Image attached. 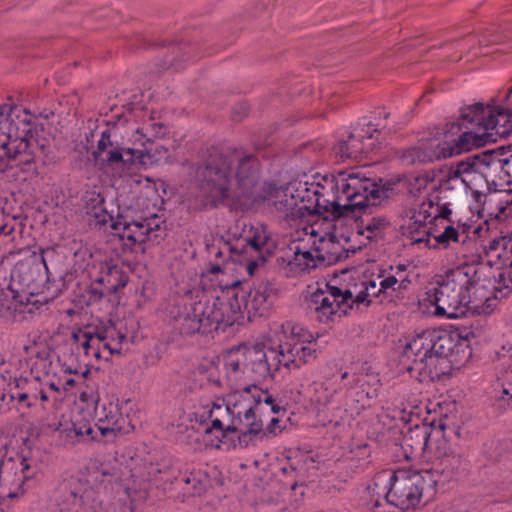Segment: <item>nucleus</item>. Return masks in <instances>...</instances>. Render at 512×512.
I'll return each mask as SVG.
<instances>
[{"instance_id":"nucleus-32","label":"nucleus","mask_w":512,"mask_h":512,"mask_svg":"<svg viewBox=\"0 0 512 512\" xmlns=\"http://www.w3.org/2000/svg\"><path fill=\"white\" fill-rule=\"evenodd\" d=\"M380 189H384L386 191V196L381 198L378 203L375 205H369L365 208H354V209H344L345 211H351V212H363V216H361V222L360 226L362 228V234L367 232V238L371 239L373 237H376L379 233H381L389 224V221L387 218L383 215H376L371 216L373 213V209L377 208L381 202L388 198L389 196V189L385 188L384 186L378 185L375 181H373Z\"/></svg>"},{"instance_id":"nucleus-1","label":"nucleus","mask_w":512,"mask_h":512,"mask_svg":"<svg viewBox=\"0 0 512 512\" xmlns=\"http://www.w3.org/2000/svg\"><path fill=\"white\" fill-rule=\"evenodd\" d=\"M239 279L223 283L220 280L221 295L212 300L185 304L177 313L172 312L182 334H208L225 331L227 327L240 323L244 313L249 320L266 316L275 298L274 288L268 282L254 285L249 292L239 291Z\"/></svg>"},{"instance_id":"nucleus-53","label":"nucleus","mask_w":512,"mask_h":512,"mask_svg":"<svg viewBox=\"0 0 512 512\" xmlns=\"http://www.w3.org/2000/svg\"><path fill=\"white\" fill-rule=\"evenodd\" d=\"M88 293L91 295V299L98 300L101 299L105 294H110L111 292L106 291L104 286H100L93 282L92 286L88 290Z\"/></svg>"},{"instance_id":"nucleus-45","label":"nucleus","mask_w":512,"mask_h":512,"mask_svg":"<svg viewBox=\"0 0 512 512\" xmlns=\"http://www.w3.org/2000/svg\"><path fill=\"white\" fill-rule=\"evenodd\" d=\"M231 258L234 262H238L240 264L245 265V269L249 276L254 274L256 267L258 266V261H265V255L258 254L255 256L252 253H230Z\"/></svg>"},{"instance_id":"nucleus-27","label":"nucleus","mask_w":512,"mask_h":512,"mask_svg":"<svg viewBox=\"0 0 512 512\" xmlns=\"http://www.w3.org/2000/svg\"><path fill=\"white\" fill-rule=\"evenodd\" d=\"M277 246L276 240L272 237L264 224L251 226L247 238L237 240L233 245H228L230 253H252L257 256L271 254Z\"/></svg>"},{"instance_id":"nucleus-52","label":"nucleus","mask_w":512,"mask_h":512,"mask_svg":"<svg viewBox=\"0 0 512 512\" xmlns=\"http://www.w3.org/2000/svg\"><path fill=\"white\" fill-rule=\"evenodd\" d=\"M79 400L81 402H84V403H96L97 400H98V396L97 394L93 391V389H85V390H82L80 393H79Z\"/></svg>"},{"instance_id":"nucleus-58","label":"nucleus","mask_w":512,"mask_h":512,"mask_svg":"<svg viewBox=\"0 0 512 512\" xmlns=\"http://www.w3.org/2000/svg\"><path fill=\"white\" fill-rule=\"evenodd\" d=\"M209 271H210L211 274L222 273V269H221L220 265H212Z\"/></svg>"},{"instance_id":"nucleus-19","label":"nucleus","mask_w":512,"mask_h":512,"mask_svg":"<svg viewBox=\"0 0 512 512\" xmlns=\"http://www.w3.org/2000/svg\"><path fill=\"white\" fill-rule=\"evenodd\" d=\"M426 294L427 301L435 306L434 314L447 319L466 317L469 313L488 314L492 311V303L495 302V298L485 297L481 305L469 304L440 282Z\"/></svg>"},{"instance_id":"nucleus-7","label":"nucleus","mask_w":512,"mask_h":512,"mask_svg":"<svg viewBox=\"0 0 512 512\" xmlns=\"http://www.w3.org/2000/svg\"><path fill=\"white\" fill-rule=\"evenodd\" d=\"M326 230L317 223L304 228V236L291 247L293 256L283 266L287 277H297L320 265H333L345 256L342 244L331 231L332 222L325 221Z\"/></svg>"},{"instance_id":"nucleus-16","label":"nucleus","mask_w":512,"mask_h":512,"mask_svg":"<svg viewBox=\"0 0 512 512\" xmlns=\"http://www.w3.org/2000/svg\"><path fill=\"white\" fill-rule=\"evenodd\" d=\"M488 105L475 103L465 106L460 110V116L456 122L450 124L444 132L450 143H457L459 139H465L461 148V154L480 147L487 143L485 122L487 119Z\"/></svg>"},{"instance_id":"nucleus-55","label":"nucleus","mask_w":512,"mask_h":512,"mask_svg":"<svg viewBox=\"0 0 512 512\" xmlns=\"http://www.w3.org/2000/svg\"><path fill=\"white\" fill-rule=\"evenodd\" d=\"M13 231V227L5 223V217L2 212H0V235H9Z\"/></svg>"},{"instance_id":"nucleus-29","label":"nucleus","mask_w":512,"mask_h":512,"mask_svg":"<svg viewBox=\"0 0 512 512\" xmlns=\"http://www.w3.org/2000/svg\"><path fill=\"white\" fill-rule=\"evenodd\" d=\"M379 291L384 294L386 302H392L395 298L407 290L411 285L410 272L406 264L390 266L388 270L379 275Z\"/></svg>"},{"instance_id":"nucleus-10","label":"nucleus","mask_w":512,"mask_h":512,"mask_svg":"<svg viewBox=\"0 0 512 512\" xmlns=\"http://www.w3.org/2000/svg\"><path fill=\"white\" fill-rule=\"evenodd\" d=\"M262 391L257 385H248L227 396V404L238 431L240 447H247L254 437L263 433Z\"/></svg>"},{"instance_id":"nucleus-2","label":"nucleus","mask_w":512,"mask_h":512,"mask_svg":"<svg viewBox=\"0 0 512 512\" xmlns=\"http://www.w3.org/2000/svg\"><path fill=\"white\" fill-rule=\"evenodd\" d=\"M147 475H137L126 465L101 463L71 490L57 496L49 512H132L129 502Z\"/></svg>"},{"instance_id":"nucleus-13","label":"nucleus","mask_w":512,"mask_h":512,"mask_svg":"<svg viewBox=\"0 0 512 512\" xmlns=\"http://www.w3.org/2000/svg\"><path fill=\"white\" fill-rule=\"evenodd\" d=\"M348 372L340 377L331 375L313 381L306 389V398L318 414L329 418V422L340 426L354 418V411L340 402L342 381L347 379Z\"/></svg>"},{"instance_id":"nucleus-62","label":"nucleus","mask_w":512,"mask_h":512,"mask_svg":"<svg viewBox=\"0 0 512 512\" xmlns=\"http://www.w3.org/2000/svg\"><path fill=\"white\" fill-rule=\"evenodd\" d=\"M5 398V394L0 390V401H3Z\"/></svg>"},{"instance_id":"nucleus-34","label":"nucleus","mask_w":512,"mask_h":512,"mask_svg":"<svg viewBox=\"0 0 512 512\" xmlns=\"http://www.w3.org/2000/svg\"><path fill=\"white\" fill-rule=\"evenodd\" d=\"M274 333L278 336V344H307L318 339V335H314L303 325L290 321L281 324L279 330Z\"/></svg>"},{"instance_id":"nucleus-21","label":"nucleus","mask_w":512,"mask_h":512,"mask_svg":"<svg viewBox=\"0 0 512 512\" xmlns=\"http://www.w3.org/2000/svg\"><path fill=\"white\" fill-rule=\"evenodd\" d=\"M269 347V361L271 362L273 376L282 367L287 369H300L302 366L314 361L318 357L317 340L305 344H275L267 338Z\"/></svg>"},{"instance_id":"nucleus-23","label":"nucleus","mask_w":512,"mask_h":512,"mask_svg":"<svg viewBox=\"0 0 512 512\" xmlns=\"http://www.w3.org/2000/svg\"><path fill=\"white\" fill-rule=\"evenodd\" d=\"M465 139H459L457 143H450L445 134L435 142L422 144L405 150L402 159L408 164H425L443 159H448L461 154V148Z\"/></svg>"},{"instance_id":"nucleus-5","label":"nucleus","mask_w":512,"mask_h":512,"mask_svg":"<svg viewBox=\"0 0 512 512\" xmlns=\"http://www.w3.org/2000/svg\"><path fill=\"white\" fill-rule=\"evenodd\" d=\"M481 227L472 221L451 222L436 234L435 243H428V248L445 250L446 261L455 267L442 277L441 284L469 304L481 305L471 296L474 288L473 269L469 266L477 257V235Z\"/></svg>"},{"instance_id":"nucleus-39","label":"nucleus","mask_w":512,"mask_h":512,"mask_svg":"<svg viewBox=\"0 0 512 512\" xmlns=\"http://www.w3.org/2000/svg\"><path fill=\"white\" fill-rule=\"evenodd\" d=\"M176 485L183 491L184 497L200 495L207 487V476L200 471L189 472L176 478Z\"/></svg>"},{"instance_id":"nucleus-59","label":"nucleus","mask_w":512,"mask_h":512,"mask_svg":"<svg viewBox=\"0 0 512 512\" xmlns=\"http://www.w3.org/2000/svg\"><path fill=\"white\" fill-rule=\"evenodd\" d=\"M48 388L56 393L59 392V387L54 382H50Z\"/></svg>"},{"instance_id":"nucleus-22","label":"nucleus","mask_w":512,"mask_h":512,"mask_svg":"<svg viewBox=\"0 0 512 512\" xmlns=\"http://www.w3.org/2000/svg\"><path fill=\"white\" fill-rule=\"evenodd\" d=\"M129 399H117L101 406L96 412V427L107 441H114L118 436L131 433L134 426L123 409L129 404Z\"/></svg>"},{"instance_id":"nucleus-6","label":"nucleus","mask_w":512,"mask_h":512,"mask_svg":"<svg viewBox=\"0 0 512 512\" xmlns=\"http://www.w3.org/2000/svg\"><path fill=\"white\" fill-rule=\"evenodd\" d=\"M236 166L235 178L242 196L250 198L260 179L258 159L241 150L228 148L221 151L212 147L208 150V158L197 168V177L203 192L210 202L216 203L229 196L232 166Z\"/></svg>"},{"instance_id":"nucleus-33","label":"nucleus","mask_w":512,"mask_h":512,"mask_svg":"<svg viewBox=\"0 0 512 512\" xmlns=\"http://www.w3.org/2000/svg\"><path fill=\"white\" fill-rule=\"evenodd\" d=\"M482 164H480L484 172L485 187L491 185L497 186L501 182H506L505 174V158L501 153L489 150L481 153Z\"/></svg>"},{"instance_id":"nucleus-48","label":"nucleus","mask_w":512,"mask_h":512,"mask_svg":"<svg viewBox=\"0 0 512 512\" xmlns=\"http://www.w3.org/2000/svg\"><path fill=\"white\" fill-rule=\"evenodd\" d=\"M434 196L435 195H430L427 198H424L417 208H412V210L417 213L419 223L429 222L430 216H428V212L431 211L434 205Z\"/></svg>"},{"instance_id":"nucleus-3","label":"nucleus","mask_w":512,"mask_h":512,"mask_svg":"<svg viewBox=\"0 0 512 512\" xmlns=\"http://www.w3.org/2000/svg\"><path fill=\"white\" fill-rule=\"evenodd\" d=\"M290 191L295 193L298 216L306 212L342 213V209L365 208L386 196V191L360 170L342 171L333 179L313 177L311 181L294 180L290 182Z\"/></svg>"},{"instance_id":"nucleus-38","label":"nucleus","mask_w":512,"mask_h":512,"mask_svg":"<svg viewBox=\"0 0 512 512\" xmlns=\"http://www.w3.org/2000/svg\"><path fill=\"white\" fill-rule=\"evenodd\" d=\"M41 264L44 266V268H47L43 258L41 259V262H20L16 265L12 273V278H18L19 282L23 286L27 287L29 290L33 289L35 282L40 277Z\"/></svg>"},{"instance_id":"nucleus-60","label":"nucleus","mask_w":512,"mask_h":512,"mask_svg":"<svg viewBox=\"0 0 512 512\" xmlns=\"http://www.w3.org/2000/svg\"><path fill=\"white\" fill-rule=\"evenodd\" d=\"M281 471H282V473H283V474H288V473H289V471H294V467H293V466H290V467L288 468V467L284 466V467H282V468H281Z\"/></svg>"},{"instance_id":"nucleus-14","label":"nucleus","mask_w":512,"mask_h":512,"mask_svg":"<svg viewBox=\"0 0 512 512\" xmlns=\"http://www.w3.org/2000/svg\"><path fill=\"white\" fill-rule=\"evenodd\" d=\"M268 342L264 338L252 346L242 345L229 350L224 355L226 376L234 381L249 373L259 378L273 377Z\"/></svg>"},{"instance_id":"nucleus-8","label":"nucleus","mask_w":512,"mask_h":512,"mask_svg":"<svg viewBox=\"0 0 512 512\" xmlns=\"http://www.w3.org/2000/svg\"><path fill=\"white\" fill-rule=\"evenodd\" d=\"M450 344V336L436 330L427 329L412 336L403 350V357L411 362L408 372L419 382L440 380L448 368Z\"/></svg>"},{"instance_id":"nucleus-11","label":"nucleus","mask_w":512,"mask_h":512,"mask_svg":"<svg viewBox=\"0 0 512 512\" xmlns=\"http://www.w3.org/2000/svg\"><path fill=\"white\" fill-rule=\"evenodd\" d=\"M135 205V214L132 207H129L130 214L118 216L111 224L114 234L122 241L123 249L129 252L144 251L143 244L163 224L162 217L150 211L148 205L145 209H140L145 205L144 199L138 198Z\"/></svg>"},{"instance_id":"nucleus-56","label":"nucleus","mask_w":512,"mask_h":512,"mask_svg":"<svg viewBox=\"0 0 512 512\" xmlns=\"http://www.w3.org/2000/svg\"><path fill=\"white\" fill-rule=\"evenodd\" d=\"M280 420L277 417H272L269 424L267 425V431L272 434H276L277 431H280L279 426Z\"/></svg>"},{"instance_id":"nucleus-40","label":"nucleus","mask_w":512,"mask_h":512,"mask_svg":"<svg viewBox=\"0 0 512 512\" xmlns=\"http://www.w3.org/2000/svg\"><path fill=\"white\" fill-rule=\"evenodd\" d=\"M28 297L13 290H4L0 288V312L11 311L31 313L32 310L28 308Z\"/></svg>"},{"instance_id":"nucleus-15","label":"nucleus","mask_w":512,"mask_h":512,"mask_svg":"<svg viewBox=\"0 0 512 512\" xmlns=\"http://www.w3.org/2000/svg\"><path fill=\"white\" fill-rule=\"evenodd\" d=\"M435 488V481L425 470L412 471L399 469L389 474L388 503L401 510L415 508L421 501L424 491Z\"/></svg>"},{"instance_id":"nucleus-26","label":"nucleus","mask_w":512,"mask_h":512,"mask_svg":"<svg viewBox=\"0 0 512 512\" xmlns=\"http://www.w3.org/2000/svg\"><path fill=\"white\" fill-rule=\"evenodd\" d=\"M442 438L443 435L440 431H434L428 425H416L410 428L402 440L405 457L412 459L425 455L429 459L433 453V448L436 446V441Z\"/></svg>"},{"instance_id":"nucleus-49","label":"nucleus","mask_w":512,"mask_h":512,"mask_svg":"<svg viewBox=\"0 0 512 512\" xmlns=\"http://www.w3.org/2000/svg\"><path fill=\"white\" fill-rule=\"evenodd\" d=\"M69 374H75L76 377H68L64 380V388L68 389L69 387L75 386V385H82L85 382L86 376L89 374V370L86 369L81 374H79L76 370H72L70 368H67L65 370Z\"/></svg>"},{"instance_id":"nucleus-24","label":"nucleus","mask_w":512,"mask_h":512,"mask_svg":"<svg viewBox=\"0 0 512 512\" xmlns=\"http://www.w3.org/2000/svg\"><path fill=\"white\" fill-rule=\"evenodd\" d=\"M379 124L368 123L365 128L357 133L349 134L347 139L339 140L335 146V153L342 160L344 159H360L363 155H367L375 149V135L379 134Z\"/></svg>"},{"instance_id":"nucleus-36","label":"nucleus","mask_w":512,"mask_h":512,"mask_svg":"<svg viewBox=\"0 0 512 512\" xmlns=\"http://www.w3.org/2000/svg\"><path fill=\"white\" fill-rule=\"evenodd\" d=\"M426 222H418L417 213L412 209L406 212L404 223L401 225L403 234L408 236L414 244H424L428 248V243L434 244L431 241L430 232L426 230ZM434 235L433 237H435ZM435 240V238H433Z\"/></svg>"},{"instance_id":"nucleus-47","label":"nucleus","mask_w":512,"mask_h":512,"mask_svg":"<svg viewBox=\"0 0 512 512\" xmlns=\"http://www.w3.org/2000/svg\"><path fill=\"white\" fill-rule=\"evenodd\" d=\"M498 257L504 267L503 277H507L509 282V284H505V287L510 288L512 286V245H506Z\"/></svg>"},{"instance_id":"nucleus-43","label":"nucleus","mask_w":512,"mask_h":512,"mask_svg":"<svg viewBox=\"0 0 512 512\" xmlns=\"http://www.w3.org/2000/svg\"><path fill=\"white\" fill-rule=\"evenodd\" d=\"M56 431L58 432L61 445L65 447H72L81 443V439L78 433L76 434L77 431L72 422L67 424L59 423Z\"/></svg>"},{"instance_id":"nucleus-64","label":"nucleus","mask_w":512,"mask_h":512,"mask_svg":"<svg viewBox=\"0 0 512 512\" xmlns=\"http://www.w3.org/2000/svg\"><path fill=\"white\" fill-rule=\"evenodd\" d=\"M221 255H222V252H221V251H218V252L216 253V257H220Z\"/></svg>"},{"instance_id":"nucleus-12","label":"nucleus","mask_w":512,"mask_h":512,"mask_svg":"<svg viewBox=\"0 0 512 512\" xmlns=\"http://www.w3.org/2000/svg\"><path fill=\"white\" fill-rule=\"evenodd\" d=\"M11 112V105H0V167L10 160L24 164L33 160L31 140L34 123L27 118L17 122L10 120Z\"/></svg>"},{"instance_id":"nucleus-46","label":"nucleus","mask_w":512,"mask_h":512,"mask_svg":"<svg viewBox=\"0 0 512 512\" xmlns=\"http://www.w3.org/2000/svg\"><path fill=\"white\" fill-rule=\"evenodd\" d=\"M452 211L449 207V203H441L438 195L434 196V205L430 212H428L429 222L433 220H449Z\"/></svg>"},{"instance_id":"nucleus-42","label":"nucleus","mask_w":512,"mask_h":512,"mask_svg":"<svg viewBox=\"0 0 512 512\" xmlns=\"http://www.w3.org/2000/svg\"><path fill=\"white\" fill-rule=\"evenodd\" d=\"M92 333L93 331L87 328L74 329L69 336L68 342L73 347L74 351L77 353L83 352L84 355L87 356L90 348Z\"/></svg>"},{"instance_id":"nucleus-50","label":"nucleus","mask_w":512,"mask_h":512,"mask_svg":"<svg viewBox=\"0 0 512 512\" xmlns=\"http://www.w3.org/2000/svg\"><path fill=\"white\" fill-rule=\"evenodd\" d=\"M497 401L499 406L504 409L512 408V387H503Z\"/></svg>"},{"instance_id":"nucleus-51","label":"nucleus","mask_w":512,"mask_h":512,"mask_svg":"<svg viewBox=\"0 0 512 512\" xmlns=\"http://www.w3.org/2000/svg\"><path fill=\"white\" fill-rule=\"evenodd\" d=\"M262 403L269 405L271 408V411L274 414H278L281 411L285 412V410L279 404H277L275 399L271 395H269L267 392H264V394L262 396Z\"/></svg>"},{"instance_id":"nucleus-28","label":"nucleus","mask_w":512,"mask_h":512,"mask_svg":"<svg viewBox=\"0 0 512 512\" xmlns=\"http://www.w3.org/2000/svg\"><path fill=\"white\" fill-rule=\"evenodd\" d=\"M481 154L469 156L452 165L447 172L449 181L459 180L466 188L478 191L485 188Z\"/></svg>"},{"instance_id":"nucleus-20","label":"nucleus","mask_w":512,"mask_h":512,"mask_svg":"<svg viewBox=\"0 0 512 512\" xmlns=\"http://www.w3.org/2000/svg\"><path fill=\"white\" fill-rule=\"evenodd\" d=\"M353 297L354 292L351 289L326 284L325 289H317L310 295L309 308L317 321L329 323L352 309Z\"/></svg>"},{"instance_id":"nucleus-25","label":"nucleus","mask_w":512,"mask_h":512,"mask_svg":"<svg viewBox=\"0 0 512 512\" xmlns=\"http://www.w3.org/2000/svg\"><path fill=\"white\" fill-rule=\"evenodd\" d=\"M126 335L119 331L114 324L97 328L92 333L90 348L87 357L97 361H109L112 355L119 354Z\"/></svg>"},{"instance_id":"nucleus-4","label":"nucleus","mask_w":512,"mask_h":512,"mask_svg":"<svg viewBox=\"0 0 512 512\" xmlns=\"http://www.w3.org/2000/svg\"><path fill=\"white\" fill-rule=\"evenodd\" d=\"M135 117H141L142 122L131 127V134L128 136L134 145H140L143 149H124L117 141V129L107 128L101 132L97 142V148L93 152L94 159L102 167H108L116 171L131 188L139 191L145 188V194L154 195L156 189L148 177H144L138 170L154 163L155 158L147 144H152V139L157 137L163 129L162 124L155 122L147 110L140 109L135 112Z\"/></svg>"},{"instance_id":"nucleus-63","label":"nucleus","mask_w":512,"mask_h":512,"mask_svg":"<svg viewBox=\"0 0 512 512\" xmlns=\"http://www.w3.org/2000/svg\"><path fill=\"white\" fill-rule=\"evenodd\" d=\"M381 114H382V112H380V115H381ZM388 116H389V114H388V113L383 112V117H384L385 119H386V118H388Z\"/></svg>"},{"instance_id":"nucleus-37","label":"nucleus","mask_w":512,"mask_h":512,"mask_svg":"<svg viewBox=\"0 0 512 512\" xmlns=\"http://www.w3.org/2000/svg\"><path fill=\"white\" fill-rule=\"evenodd\" d=\"M102 269L106 276H95L94 283L104 286L108 292H116L119 288L126 286L128 276L123 270L112 261L102 262Z\"/></svg>"},{"instance_id":"nucleus-54","label":"nucleus","mask_w":512,"mask_h":512,"mask_svg":"<svg viewBox=\"0 0 512 512\" xmlns=\"http://www.w3.org/2000/svg\"><path fill=\"white\" fill-rule=\"evenodd\" d=\"M505 174L506 183L512 186V155L509 158H505Z\"/></svg>"},{"instance_id":"nucleus-30","label":"nucleus","mask_w":512,"mask_h":512,"mask_svg":"<svg viewBox=\"0 0 512 512\" xmlns=\"http://www.w3.org/2000/svg\"><path fill=\"white\" fill-rule=\"evenodd\" d=\"M295 193L290 191V183L285 186L275 187L268 185L263 199L268 201L276 210L284 213L287 217L297 215V202Z\"/></svg>"},{"instance_id":"nucleus-17","label":"nucleus","mask_w":512,"mask_h":512,"mask_svg":"<svg viewBox=\"0 0 512 512\" xmlns=\"http://www.w3.org/2000/svg\"><path fill=\"white\" fill-rule=\"evenodd\" d=\"M430 468L424 469L435 481V487L464 478L470 470V461L465 453L449 445L444 437L436 441L429 458Z\"/></svg>"},{"instance_id":"nucleus-9","label":"nucleus","mask_w":512,"mask_h":512,"mask_svg":"<svg viewBox=\"0 0 512 512\" xmlns=\"http://www.w3.org/2000/svg\"><path fill=\"white\" fill-rule=\"evenodd\" d=\"M39 471V449L29 438L0 443V485L13 488L7 493L8 498L21 497L26 481L33 479Z\"/></svg>"},{"instance_id":"nucleus-41","label":"nucleus","mask_w":512,"mask_h":512,"mask_svg":"<svg viewBox=\"0 0 512 512\" xmlns=\"http://www.w3.org/2000/svg\"><path fill=\"white\" fill-rule=\"evenodd\" d=\"M362 289L358 292H354V297L351 299V305L360 304V303H371L372 299H378L381 303L386 302L384 299V294L379 291V283L377 284L375 281H368L362 284Z\"/></svg>"},{"instance_id":"nucleus-31","label":"nucleus","mask_w":512,"mask_h":512,"mask_svg":"<svg viewBox=\"0 0 512 512\" xmlns=\"http://www.w3.org/2000/svg\"><path fill=\"white\" fill-rule=\"evenodd\" d=\"M487 119L485 122L487 142L495 140L497 136H505L512 132V109L507 110L499 106H489L487 110Z\"/></svg>"},{"instance_id":"nucleus-35","label":"nucleus","mask_w":512,"mask_h":512,"mask_svg":"<svg viewBox=\"0 0 512 512\" xmlns=\"http://www.w3.org/2000/svg\"><path fill=\"white\" fill-rule=\"evenodd\" d=\"M23 386L18 384L20 388L16 393L11 394V399L17 401V403L31 408L36 405L38 400L47 402L49 400L46 389L37 380L23 381Z\"/></svg>"},{"instance_id":"nucleus-18","label":"nucleus","mask_w":512,"mask_h":512,"mask_svg":"<svg viewBox=\"0 0 512 512\" xmlns=\"http://www.w3.org/2000/svg\"><path fill=\"white\" fill-rule=\"evenodd\" d=\"M194 419L204 425L203 431L210 445L220 448L229 433L238 431L226 402H210L198 407Z\"/></svg>"},{"instance_id":"nucleus-44","label":"nucleus","mask_w":512,"mask_h":512,"mask_svg":"<svg viewBox=\"0 0 512 512\" xmlns=\"http://www.w3.org/2000/svg\"><path fill=\"white\" fill-rule=\"evenodd\" d=\"M71 422L76 428V434L81 439V442L95 440L94 429L89 419H86L80 414L73 416Z\"/></svg>"},{"instance_id":"nucleus-57","label":"nucleus","mask_w":512,"mask_h":512,"mask_svg":"<svg viewBox=\"0 0 512 512\" xmlns=\"http://www.w3.org/2000/svg\"><path fill=\"white\" fill-rule=\"evenodd\" d=\"M96 217L100 224H106L108 219L112 221V216L107 213H104L102 216L96 214Z\"/></svg>"},{"instance_id":"nucleus-61","label":"nucleus","mask_w":512,"mask_h":512,"mask_svg":"<svg viewBox=\"0 0 512 512\" xmlns=\"http://www.w3.org/2000/svg\"><path fill=\"white\" fill-rule=\"evenodd\" d=\"M98 276H106V272L102 269V262L99 264V275Z\"/></svg>"}]
</instances>
